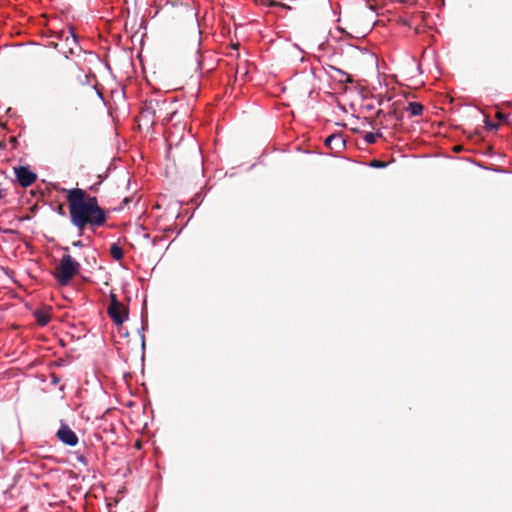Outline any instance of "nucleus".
Wrapping results in <instances>:
<instances>
[{"label": "nucleus", "instance_id": "f257e3e1", "mask_svg": "<svg viewBox=\"0 0 512 512\" xmlns=\"http://www.w3.org/2000/svg\"><path fill=\"white\" fill-rule=\"evenodd\" d=\"M71 222L79 229L85 226H101L106 221L105 212L99 207L96 197H86L79 188L67 191Z\"/></svg>", "mask_w": 512, "mask_h": 512}, {"label": "nucleus", "instance_id": "f03ea898", "mask_svg": "<svg viewBox=\"0 0 512 512\" xmlns=\"http://www.w3.org/2000/svg\"><path fill=\"white\" fill-rule=\"evenodd\" d=\"M80 267V263L74 260L69 254L64 255L55 270L57 282L62 286L67 285L71 279L79 273Z\"/></svg>", "mask_w": 512, "mask_h": 512}, {"label": "nucleus", "instance_id": "7ed1b4c3", "mask_svg": "<svg viewBox=\"0 0 512 512\" xmlns=\"http://www.w3.org/2000/svg\"><path fill=\"white\" fill-rule=\"evenodd\" d=\"M107 312L117 325H122L128 319L127 307L124 306L113 293L110 295V303Z\"/></svg>", "mask_w": 512, "mask_h": 512}, {"label": "nucleus", "instance_id": "20e7f679", "mask_svg": "<svg viewBox=\"0 0 512 512\" xmlns=\"http://www.w3.org/2000/svg\"><path fill=\"white\" fill-rule=\"evenodd\" d=\"M58 439L68 445V446H76L78 444V437L74 431L65 423H61L60 428L56 433Z\"/></svg>", "mask_w": 512, "mask_h": 512}, {"label": "nucleus", "instance_id": "39448f33", "mask_svg": "<svg viewBox=\"0 0 512 512\" xmlns=\"http://www.w3.org/2000/svg\"><path fill=\"white\" fill-rule=\"evenodd\" d=\"M15 174L23 187L30 186L36 180V175L26 167L15 168Z\"/></svg>", "mask_w": 512, "mask_h": 512}, {"label": "nucleus", "instance_id": "423d86ee", "mask_svg": "<svg viewBox=\"0 0 512 512\" xmlns=\"http://www.w3.org/2000/svg\"><path fill=\"white\" fill-rule=\"evenodd\" d=\"M325 145L331 150L339 151L345 146V141L340 135L332 134L325 140Z\"/></svg>", "mask_w": 512, "mask_h": 512}, {"label": "nucleus", "instance_id": "0eeeda50", "mask_svg": "<svg viewBox=\"0 0 512 512\" xmlns=\"http://www.w3.org/2000/svg\"><path fill=\"white\" fill-rule=\"evenodd\" d=\"M412 116H420L423 113V106L418 102H410L406 109Z\"/></svg>", "mask_w": 512, "mask_h": 512}, {"label": "nucleus", "instance_id": "6e6552de", "mask_svg": "<svg viewBox=\"0 0 512 512\" xmlns=\"http://www.w3.org/2000/svg\"><path fill=\"white\" fill-rule=\"evenodd\" d=\"M110 254L115 260H121L123 257V250L120 246L113 244L110 248Z\"/></svg>", "mask_w": 512, "mask_h": 512}, {"label": "nucleus", "instance_id": "1a4fd4ad", "mask_svg": "<svg viewBox=\"0 0 512 512\" xmlns=\"http://www.w3.org/2000/svg\"><path fill=\"white\" fill-rule=\"evenodd\" d=\"M35 317L37 319V322L42 326L46 325L50 320L49 316L41 311H37L35 313Z\"/></svg>", "mask_w": 512, "mask_h": 512}, {"label": "nucleus", "instance_id": "9d476101", "mask_svg": "<svg viewBox=\"0 0 512 512\" xmlns=\"http://www.w3.org/2000/svg\"><path fill=\"white\" fill-rule=\"evenodd\" d=\"M380 136H381V133H379V132H377V133L368 132L365 134L364 140L368 144H374L376 142L377 137H380Z\"/></svg>", "mask_w": 512, "mask_h": 512}, {"label": "nucleus", "instance_id": "9b49d317", "mask_svg": "<svg viewBox=\"0 0 512 512\" xmlns=\"http://www.w3.org/2000/svg\"><path fill=\"white\" fill-rule=\"evenodd\" d=\"M370 166L374 167V168H384L387 166V164L380 160H373V161H371Z\"/></svg>", "mask_w": 512, "mask_h": 512}, {"label": "nucleus", "instance_id": "f8f14e48", "mask_svg": "<svg viewBox=\"0 0 512 512\" xmlns=\"http://www.w3.org/2000/svg\"><path fill=\"white\" fill-rule=\"evenodd\" d=\"M6 195V191L0 187V200L4 198Z\"/></svg>", "mask_w": 512, "mask_h": 512}, {"label": "nucleus", "instance_id": "ddd939ff", "mask_svg": "<svg viewBox=\"0 0 512 512\" xmlns=\"http://www.w3.org/2000/svg\"><path fill=\"white\" fill-rule=\"evenodd\" d=\"M73 246H76V247H81L82 246V242L81 241H75L72 243Z\"/></svg>", "mask_w": 512, "mask_h": 512}, {"label": "nucleus", "instance_id": "4468645a", "mask_svg": "<svg viewBox=\"0 0 512 512\" xmlns=\"http://www.w3.org/2000/svg\"><path fill=\"white\" fill-rule=\"evenodd\" d=\"M167 122L171 121L172 120V115L168 118L165 119Z\"/></svg>", "mask_w": 512, "mask_h": 512}, {"label": "nucleus", "instance_id": "2eb2a0df", "mask_svg": "<svg viewBox=\"0 0 512 512\" xmlns=\"http://www.w3.org/2000/svg\"><path fill=\"white\" fill-rule=\"evenodd\" d=\"M281 6H282V7H284V8H289V7H288L287 5H285V4H281Z\"/></svg>", "mask_w": 512, "mask_h": 512}]
</instances>
